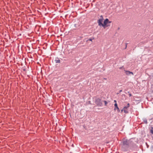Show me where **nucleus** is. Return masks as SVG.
<instances>
[{
	"label": "nucleus",
	"mask_w": 153,
	"mask_h": 153,
	"mask_svg": "<svg viewBox=\"0 0 153 153\" xmlns=\"http://www.w3.org/2000/svg\"><path fill=\"white\" fill-rule=\"evenodd\" d=\"M150 132L153 134V128L152 127L150 130Z\"/></svg>",
	"instance_id": "obj_10"
},
{
	"label": "nucleus",
	"mask_w": 153,
	"mask_h": 153,
	"mask_svg": "<svg viewBox=\"0 0 153 153\" xmlns=\"http://www.w3.org/2000/svg\"><path fill=\"white\" fill-rule=\"evenodd\" d=\"M55 62L56 63H59L60 62V61L59 59H56L55 60Z\"/></svg>",
	"instance_id": "obj_9"
},
{
	"label": "nucleus",
	"mask_w": 153,
	"mask_h": 153,
	"mask_svg": "<svg viewBox=\"0 0 153 153\" xmlns=\"http://www.w3.org/2000/svg\"><path fill=\"white\" fill-rule=\"evenodd\" d=\"M95 103L98 106H101L102 105V101L99 98H97L95 101Z\"/></svg>",
	"instance_id": "obj_2"
},
{
	"label": "nucleus",
	"mask_w": 153,
	"mask_h": 153,
	"mask_svg": "<svg viewBox=\"0 0 153 153\" xmlns=\"http://www.w3.org/2000/svg\"><path fill=\"white\" fill-rule=\"evenodd\" d=\"M123 146H126L129 147L130 146H133L134 143L131 140H126L123 142Z\"/></svg>",
	"instance_id": "obj_1"
},
{
	"label": "nucleus",
	"mask_w": 153,
	"mask_h": 153,
	"mask_svg": "<svg viewBox=\"0 0 153 153\" xmlns=\"http://www.w3.org/2000/svg\"><path fill=\"white\" fill-rule=\"evenodd\" d=\"M104 102L105 103V105L107 106V104L108 103L106 101H104Z\"/></svg>",
	"instance_id": "obj_11"
},
{
	"label": "nucleus",
	"mask_w": 153,
	"mask_h": 153,
	"mask_svg": "<svg viewBox=\"0 0 153 153\" xmlns=\"http://www.w3.org/2000/svg\"><path fill=\"white\" fill-rule=\"evenodd\" d=\"M129 147L125 146H123L121 150L122 151L125 152H127L128 151Z\"/></svg>",
	"instance_id": "obj_5"
},
{
	"label": "nucleus",
	"mask_w": 153,
	"mask_h": 153,
	"mask_svg": "<svg viewBox=\"0 0 153 153\" xmlns=\"http://www.w3.org/2000/svg\"><path fill=\"white\" fill-rule=\"evenodd\" d=\"M111 21H109L108 19H106L104 22L103 27H108L109 25H107L108 23H111Z\"/></svg>",
	"instance_id": "obj_3"
},
{
	"label": "nucleus",
	"mask_w": 153,
	"mask_h": 153,
	"mask_svg": "<svg viewBox=\"0 0 153 153\" xmlns=\"http://www.w3.org/2000/svg\"><path fill=\"white\" fill-rule=\"evenodd\" d=\"M129 96H131V94H129Z\"/></svg>",
	"instance_id": "obj_18"
},
{
	"label": "nucleus",
	"mask_w": 153,
	"mask_h": 153,
	"mask_svg": "<svg viewBox=\"0 0 153 153\" xmlns=\"http://www.w3.org/2000/svg\"><path fill=\"white\" fill-rule=\"evenodd\" d=\"M103 20V17L102 16H101L100 19L98 20V25L100 26H102L103 27V24L102 23Z\"/></svg>",
	"instance_id": "obj_4"
},
{
	"label": "nucleus",
	"mask_w": 153,
	"mask_h": 153,
	"mask_svg": "<svg viewBox=\"0 0 153 153\" xmlns=\"http://www.w3.org/2000/svg\"><path fill=\"white\" fill-rule=\"evenodd\" d=\"M127 43H126V48H127Z\"/></svg>",
	"instance_id": "obj_14"
},
{
	"label": "nucleus",
	"mask_w": 153,
	"mask_h": 153,
	"mask_svg": "<svg viewBox=\"0 0 153 153\" xmlns=\"http://www.w3.org/2000/svg\"><path fill=\"white\" fill-rule=\"evenodd\" d=\"M122 91V90H121L119 91L120 92H121Z\"/></svg>",
	"instance_id": "obj_17"
},
{
	"label": "nucleus",
	"mask_w": 153,
	"mask_h": 153,
	"mask_svg": "<svg viewBox=\"0 0 153 153\" xmlns=\"http://www.w3.org/2000/svg\"><path fill=\"white\" fill-rule=\"evenodd\" d=\"M114 102H115V103H117V101H116V100H114Z\"/></svg>",
	"instance_id": "obj_15"
},
{
	"label": "nucleus",
	"mask_w": 153,
	"mask_h": 153,
	"mask_svg": "<svg viewBox=\"0 0 153 153\" xmlns=\"http://www.w3.org/2000/svg\"><path fill=\"white\" fill-rule=\"evenodd\" d=\"M123 108L121 110V112H123Z\"/></svg>",
	"instance_id": "obj_16"
},
{
	"label": "nucleus",
	"mask_w": 153,
	"mask_h": 153,
	"mask_svg": "<svg viewBox=\"0 0 153 153\" xmlns=\"http://www.w3.org/2000/svg\"><path fill=\"white\" fill-rule=\"evenodd\" d=\"M130 106V104L129 103H128L127 104V106H125L123 108V111L124 113H128V108Z\"/></svg>",
	"instance_id": "obj_6"
},
{
	"label": "nucleus",
	"mask_w": 153,
	"mask_h": 153,
	"mask_svg": "<svg viewBox=\"0 0 153 153\" xmlns=\"http://www.w3.org/2000/svg\"><path fill=\"white\" fill-rule=\"evenodd\" d=\"M116 109H117V111L118 112H120V110L118 107L117 103H115L114 104V110H116Z\"/></svg>",
	"instance_id": "obj_7"
},
{
	"label": "nucleus",
	"mask_w": 153,
	"mask_h": 153,
	"mask_svg": "<svg viewBox=\"0 0 153 153\" xmlns=\"http://www.w3.org/2000/svg\"><path fill=\"white\" fill-rule=\"evenodd\" d=\"M88 40L90 41H92V39H89Z\"/></svg>",
	"instance_id": "obj_13"
},
{
	"label": "nucleus",
	"mask_w": 153,
	"mask_h": 153,
	"mask_svg": "<svg viewBox=\"0 0 153 153\" xmlns=\"http://www.w3.org/2000/svg\"><path fill=\"white\" fill-rule=\"evenodd\" d=\"M125 72V74L127 75H129L130 74H131L132 75H133L134 74L132 72H130L128 71H126L124 70Z\"/></svg>",
	"instance_id": "obj_8"
},
{
	"label": "nucleus",
	"mask_w": 153,
	"mask_h": 153,
	"mask_svg": "<svg viewBox=\"0 0 153 153\" xmlns=\"http://www.w3.org/2000/svg\"><path fill=\"white\" fill-rule=\"evenodd\" d=\"M144 121L147 124V120H144Z\"/></svg>",
	"instance_id": "obj_12"
}]
</instances>
